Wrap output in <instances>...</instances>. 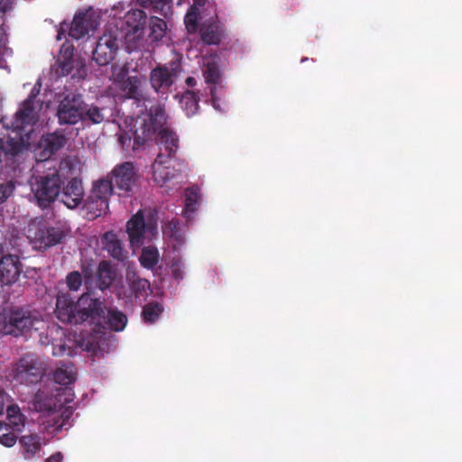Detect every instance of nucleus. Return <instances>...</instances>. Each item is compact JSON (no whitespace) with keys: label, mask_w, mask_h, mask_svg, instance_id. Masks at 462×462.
<instances>
[{"label":"nucleus","mask_w":462,"mask_h":462,"mask_svg":"<svg viewBox=\"0 0 462 462\" xmlns=\"http://www.w3.org/2000/svg\"><path fill=\"white\" fill-rule=\"evenodd\" d=\"M149 37L152 39V41H160L165 36L167 31V23L162 18L152 16L149 19Z\"/></svg>","instance_id":"2f4dec72"},{"label":"nucleus","mask_w":462,"mask_h":462,"mask_svg":"<svg viewBox=\"0 0 462 462\" xmlns=\"http://www.w3.org/2000/svg\"><path fill=\"white\" fill-rule=\"evenodd\" d=\"M159 251L154 246H145L142 249L139 257L140 263L146 269H153L159 262Z\"/></svg>","instance_id":"7c9ffc66"},{"label":"nucleus","mask_w":462,"mask_h":462,"mask_svg":"<svg viewBox=\"0 0 462 462\" xmlns=\"http://www.w3.org/2000/svg\"><path fill=\"white\" fill-rule=\"evenodd\" d=\"M78 300L75 301L69 293H59L56 300L55 313L59 320L63 323L74 324Z\"/></svg>","instance_id":"a211bd4d"},{"label":"nucleus","mask_w":462,"mask_h":462,"mask_svg":"<svg viewBox=\"0 0 462 462\" xmlns=\"http://www.w3.org/2000/svg\"><path fill=\"white\" fill-rule=\"evenodd\" d=\"M199 97L191 90L185 91L180 99V104L188 116L197 114L199 108Z\"/></svg>","instance_id":"cd10ccee"},{"label":"nucleus","mask_w":462,"mask_h":462,"mask_svg":"<svg viewBox=\"0 0 462 462\" xmlns=\"http://www.w3.org/2000/svg\"><path fill=\"white\" fill-rule=\"evenodd\" d=\"M5 393L3 389H0V414L3 413L5 408Z\"/></svg>","instance_id":"864d4df0"},{"label":"nucleus","mask_w":462,"mask_h":462,"mask_svg":"<svg viewBox=\"0 0 462 462\" xmlns=\"http://www.w3.org/2000/svg\"><path fill=\"white\" fill-rule=\"evenodd\" d=\"M75 47L69 41H66L60 49L59 58H74Z\"/></svg>","instance_id":"a18cd8bd"},{"label":"nucleus","mask_w":462,"mask_h":462,"mask_svg":"<svg viewBox=\"0 0 462 462\" xmlns=\"http://www.w3.org/2000/svg\"><path fill=\"white\" fill-rule=\"evenodd\" d=\"M66 283L70 291H77L82 285V276L78 271L70 272L66 276Z\"/></svg>","instance_id":"79ce46f5"},{"label":"nucleus","mask_w":462,"mask_h":462,"mask_svg":"<svg viewBox=\"0 0 462 462\" xmlns=\"http://www.w3.org/2000/svg\"><path fill=\"white\" fill-rule=\"evenodd\" d=\"M116 271L108 261H101L97 271V286L99 290L105 291L113 284L116 280Z\"/></svg>","instance_id":"b1692460"},{"label":"nucleus","mask_w":462,"mask_h":462,"mask_svg":"<svg viewBox=\"0 0 462 462\" xmlns=\"http://www.w3.org/2000/svg\"><path fill=\"white\" fill-rule=\"evenodd\" d=\"M16 430H13L7 422L0 421V443L5 447H13L17 440Z\"/></svg>","instance_id":"4c0bfd02"},{"label":"nucleus","mask_w":462,"mask_h":462,"mask_svg":"<svg viewBox=\"0 0 462 462\" xmlns=\"http://www.w3.org/2000/svg\"><path fill=\"white\" fill-rule=\"evenodd\" d=\"M19 151H20L19 146L14 145L12 147V149L10 150V152L14 155V154H17L19 152Z\"/></svg>","instance_id":"13d9d810"},{"label":"nucleus","mask_w":462,"mask_h":462,"mask_svg":"<svg viewBox=\"0 0 462 462\" xmlns=\"http://www.w3.org/2000/svg\"><path fill=\"white\" fill-rule=\"evenodd\" d=\"M10 7V0H0V14H5Z\"/></svg>","instance_id":"3c124183"},{"label":"nucleus","mask_w":462,"mask_h":462,"mask_svg":"<svg viewBox=\"0 0 462 462\" xmlns=\"http://www.w3.org/2000/svg\"><path fill=\"white\" fill-rule=\"evenodd\" d=\"M66 136L57 132L48 134L42 138L41 143L42 150L38 154V160L42 163V167H48L50 165L57 166V162L50 159L66 144Z\"/></svg>","instance_id":"ddd939ff"},{"label":"nucleus","mask_w":462,"mask_h":462,"mask_svg":"<svg viewBox=\"0 0 462 462\" xmlns=\"http://www.w3.org/2000/svg\"><path fill=\"white\" fill-rule=\"evenodd\" d=\"M169 161L164 159L163 153L158 154L152 165V179L160 186H163L174 177V170L167 165Z\"/></svg>","instance_id":"4be33fe9"},{"label":"nucleus","mask_w":462,"mask_h":462,"mask_svg":"<svg viewBox=\"0 0 462 462\" xmlns=\"http://www.w3.org/2000/svg\"><path fill=\"white\" fill-rule=\"evenodd\" d=\"M53 380L60 385H69L76 380V368L73 364L62 363L52 374Z\"/></svg>","instance_id":"a878e982"},{"label":"nucleus","mask_w":462,"mask_h":462,"mask_svg":"<svg viewBox=\"0 0 462 462\" xmlns=\"http://www.w3.org/2000/svg\"><path fill=\"white\" fill-rule=\"evenodd\" d=\"M60 201L69 208H78L84 198V189L80 180L72 178L63 189H60Z\"/></svg>","instance_id":"f3484780"},{"label":"nucleus","mask_w":462,"mask_h":462,"mask_svg":"<svg viewBox=\"0 0 462 462\" xmlns=\"http://www.w3.org/2000/svg\"><path fill=\"white\" fill-rule=\"evenodd\" d=\"M16 116L23 125H33L37 120L34 103L31 99H25L22 107L16 112Z\"/></svg>","instance_id":"c85d7f7f"},{"label":"nucleus","mask_w":462,"mask_h":462,"mask_svg":"<svg viewBox=\"0 0 462 462\" xmlns=\"http://www.w3.org/2000/svg\"><path fill=\"white\" fill-rule=\"evenodd\" d=\"M101 244L103 249L114 260L124 264L128 260V251L125 249L123 241L118 238L115 232H106L101 237Z\"/></svg>","instance_id":"dca6fc26"},{"label":"nucleus","mask_w":462,"mask_h":462,"mask_svg":"<svg viewBox=\"0 0 462 462\" xmlns=\"http://www.w3.org/2000/svg\"><path fill=\"white\" fill-rule=\"evenodd\" d=\"M5 60H1V59H0V63H1L2 61H5Z\"/></svg>","instance_id":"0e129e2a"},{"label":"nucleus","mask_w":462,"mask_h":462,"mask_svg":"<svg viewBox=\"0 0 462 462\" xmlns=\"http://www.w3.org/2000/svg\"><path fill=\"white\" fill-rule=\"evenodd\" d=\"M12 189L4 184L0 183V203L5 201V199L10 196Z\"/></svg>","instance_id":"de8ad7c7"},{"label":"nucleus","mask_w":462,"mask_h":462,"mask_svg":"<svg viewBox=\"0 0 462 462\" xmlns=\"http://www.w3.org/2000/svg\"><path fill=\"white\" fill-rule=\"evenodd\" d=\"M198 202V194L195 189H189L186 191V198H185V208L188 211H195L196 210V205Z\"/></svg>","instance_id":"37998d69"},{"label":"nucleus","mask_w":462,"mask_h":462,"mask_svg":"<svg viewBox=\"0 0 462 462\" xmlns=\"http://www.w3.org/2000/svg\"><path fill=\"white\" fill-rule=\"evenodd\" d=\"M143 7H151L155 13L164 17L171 14L172 0H137Z\"/></svg>","instance_id":"473e14b6"},{"label":"nucleus","mask_w":462,"mask_h":462,"mask_svg":"<svg viewBox=\"0 0 462 462\" xmlns=\"http://www.w3.org/2000/svg\"><path fill=\"white\" fill-rule=\"evenodd\" d=\"M149 114L150 122L143 120L141 124L146 123L152 125L153 134L157 126H162L166 122L165 108L162 105H155L151 106Z\"/></svg>","instance_id":"72a5a7b5"},{"label":"nucleus","mask_w":462,"mask_h":462,"mask_svg":"<svg viewBox=\"0 0 462 462\" xmlns=\"http://www.w3.org/2000/svg\"><path fill=\"white\" fill-rule=\"evenodd\" d=\"M43 369L32 356H23L14 365V379L20 383L33 384L41 381Z\"/></svg>","instance_id":"6e6552de"},{"label":"nucleus","mask_w":462,"mask_h":462,"mask_svg":"<svg viewBox=\"0 0 462 462\" xmlns=\"http://www.w3.org/2000/svg\"><path fill=\"white\" fill-rule=\"evenodd\" d=\"M110 17V27L116 28L125 37V50L131 54L140 50L147 24L146 13L138 8L127 11L116 7Z\"/></svg>","instance_id":"f257e3e1"},{"label":"nucleus","mask_w":462,"mask_h":462,"mask_svg":"<svg viewBox=\"0 0 462 462\" xmlns=\"http://www.w3.org/2000/svg\"><path fill=\"white\" fill-rule=\"evenodd\" d=\"M72 412L73 411L70 407H66L64 411L62 412V416L65 417L66 419H69Z\"/></svg>","instance_id":"4d7b16f0"},{"label":"nucleus","mask_w":462,"mask_h":462,"mask_svg":"<svg viewBox=\"0 0 462 462\" xmlns=\"http://www.w3.org/2000/svg\"><path fill=\"white\" fill-rule=\"evenodd\" d=\"M210 95H211V101H212L213 106L217 109H219L218 105H217L218 99L216 97V87L215 86L210 88Z\"/></svg>","instance_id":"09e8293b"},{"label":"nucleus","mask_w":462,"mask_h":462,"mask_svg":"<svg viewBox=\"0 0 462 462\" xmlns=\"http://www.w3.org/2000/svg\"><path fill=\"white\" fill-rule=\"evenodd\" d=\"M145 220L142 211H138L126 223V232L131 245L139 247L143 244Z\"/></svg>","instance_id":"6ab92c4d"},{"label":"nucleus","mask_w":462,"mask_h":462,"mask_svg":"<svg viewBox=\"0 0 462 462\" xmlns=\"http://www.w3.org/2000/svg\"><path fill=\"white\" fill-rule=\"evenodd\" d=\"M97 61V63L99 65V66H104V65H106L107 64V61L106 60H99V59H97L95 60Z\"/></svg>","instance_id":"bf43d9fd"},{"label":"nucleus","mask_w":462,"mask_h":462,"mask_svg":"<svg viewBox=\"0 0 462 462\" xmlns=\"http://www.w3.org/2000/svg\"><path fill=\"white\" fill-rule=\"evenodd\" d=\"M62 460V455L60 452H57L53 455H51L50 457H48L45 462H61Z\"/></svg>","instance_id":"8fccbe9b"},{"label":"nucleus","mask_w":462,"mask_h":462,"mask_svg":"<svg viewBox=\"0 0 462 462\" xmlns=\"http://www.w3.org/2000/svg\"><path fill=\"white\" fill-rule=\"evenodd\" d=\"M185 82L189 87H194L197 84V80L193 77H188Z\"/></svg>","instance_id":"6e6d98bb"},{"label":"nucleus","mask_w":462,"mask_h":462,"mask_svg":"<svg viewBox=\"0 0 462 462\" xmlns=\"http://www.w3.org/2000/svg\"><path fill=\"white\" fill-rule=\"evenodd\" d=\"M65 60L68 61V62L63 63V65L70 64L69 61H73L74 60L68 59V60Z\"/></svg>","instance_id":"052dcab7"},{"label":"nucleus","mask_w":462,"mask_h":462,"mask_svg":"<svg viewBox=\"0 0 462 462\" xmlns=\"http://www.w3.org/2000/svg\"><path fill=\"white\" fill-rule=\"evenodd\" d=\"M105 307L98 299H94L89 294H82L78 299V310L74 324L88 323L94 326V330L97 329L100 321H104Z\"/></svg>","instance_id":"39448f33"},{"label":"nucleus","mask_w":462,"mask_h":462,"mask_svg":"<svg viewBox=\"0 0 462 462\" xmlns=\"http://www.w3.org/2000/svg\"><path fill=\"white\" fill-rule=\"evenodd\" d=\"M201 39L207 44H217L221 40L217 26L209 24L201 29Z\"/></svg>","instance_id":"58836bf2"},{"label":"nucleus","mask_w":462,"mask_h":462,"mask_svg":"<svg viewBox=\"0 0 462 462\" xmlns=\"http://www.w3.org/2000/svg\"><path fill=\"white\" fill-rule=\"evenodd\" d=\"M203 66L204 68L202 71L205 81L208 84H217L221 78V72L215 60L208 61V63L204 64Z\"/></svg>","instance_id":"c9c22d12"},{"label":"nucleus","mask_w":462,"mask_h":462,"mask_svg":"<svg viewBox=\"0 0 462 462\" xmlns=\"http://www.w3.org/2000/svg\"><path fill=\"white\" fill-rule=\"evenodd\" d=\"M99 25L97 17L91 11L78 12L70 25L61 23L58 31V39L69 29V35L76 40L83 38L90 32H95Z\"/></svg>","instance_id":"423d86ee"},{"label":"nucleus","mask_w":462,"mask_h":462,"mask_svg":"<svg viewBox=\"0 0 462 462\" xmlns=\"http://www.w3.org/2000/svg\"><path fill=\"white\" fill-rule=\"evenodd\" d=\"M21 272L19 258L12 254L3 255V246L0 245V282L11 285L18 280Z\"/></svg>","instance_id":"4468645a"},{"label":"nucleus","mask_w":462,"mask_h":462,"mask_svg":"<svg viewBox=\"0 0 462 462\" xmlns=\"http://www.w3.org/2000/svg\"><path fill=\"white\" fill-rule=\"evenodd\" d=\"M113 191L114 185L107 176L93 182L90 194L84 202V208L89 217L96 218L107 212Z\"/></svg>","instance_id":"20e7f679"},{"label":"nucleus","mask_w":462,"mask_h":462,"mask_svg":"<svg viewBox=\"0 0 462 462\" xmlns=\"http://www.w3.org/2000/svg\"><path fill=\"white\" fill-rule=\"evenodd\" d=\"M172 73L165 67H158L151 72V84L156 92L169 88L173 84Z\"/></svg>","instance_id":"393cba45"},{"label":"nucleus","mask_w":462,"mask_h":462,"mask_svg":"<svg viewBox=\"0 0 462 462\" xmlns=\"http://www.w3.org/2000/svg\"><path fill=\"white\" fill-rule=\"evenodd\" d=\"M183 0H177V5H182Z\"/></svg>","instance_id":"680f3d73"},{"label":"nucleus","mask_w":462,"mask_h":462,"mask_svg":"<svg viewBox=\"0 0 462 462\" xmlns=\"http://www.w3.org/2000/svg\"><path fill=\"white\" fill-rule=\"evenodd\" d=\"M67 236V229L63 226H42L34 236L35 242L40 248H49L60 244Z\"/></svg>","instance_id":"2eb2a0df"},{"label":"nucleus","mask_w":462,"mask_h":462,"mask_svg":"<svg viewBox=\"0 0 462 462\" xmlns=\"http://www.w3.org/2000/svg\"><path fill=\"white\" fill-rule=\"evenodd\" d=\"M158 154H164V159L171 160L175 157L179 148V137L175 132L169 128H162L158 134Z\"/></svg>","instance_id":"aec40b11"},{"label":"nucleus","mask_w":462,"mask_h":462,"mask_svg":"<svg viewBox=\"0 0 462 462\" xmlns=\"http://www.w3.org/2000/svg\"><path fill=\"white\" fill-rule=\"evenodd\" d=\"M167 228L171 230V236H175L176 239H180V235H179L180 226L178 219L171 220L167 225Z\"/></svg>","instance_id":"49530a36"},{"label":"nucleus","mask_w":462,"mask_h":462,"mask_svg":"<svg viewBox=\"0 0 462 462\" xmlns=\"http://www.w3.org/2000/svg\"><path fill=\"white\" fill-rule=\"evenodd\" d=\"M163 311V307L159 302H150L143 306L142 316L146 323L155 322Z\"/></svg>","instance_id":"e433bc0d"},{"label":"nucleus","mask_w":462,"mask_h":462,"mask_svg":"<svg viewBox=\"0 0 462 462\" xmlns=\"http://www.w3.org/2000/svg\"><path fill=\"white\" fill-rule=\"evenodd\" d=\"M171 275L176 281L184 278V263L180 260L174 261L171 266Z\"/></svg>","instance_id":"c03bdc74"},{"label":"nucleus","mask_w":462,"mask_h":462,"mask_svg":"<svg viewBox=\"0 0 462 462\" xmlns=\"http://www.w3.org/2000/svg\"><path fill=\"white\" fill-rule=\"evenodd\" d=\"M61 392H65V390L58 387H56L55 393L47 389L39 390L33 399L34 409L39 412H51L61 409L63 402H68L67 399L64 401L61 399Z\"/></svg>","instance_id":"f8f14e48"},{"label":"nucleus","mask_w":462,"mask_h":462,"mask_svg":"<svg viewBox=\"0 0 462 462\" xmlns=\"http://www.w3.org/2000/svg\"><path fill=\"white\" fill-rule=\"evenodd\" d=\"M85 102L80 94H68L60 102L57 117L60 125H76L84 115Z\"/></svg>","instance_id":"0eeeda50"},{"label":"nucleus","mask_w":462,"mask_h":462,"mask_svg":"<svg viewBox=\"0 0 462 462\" xmlns=\"http://www.w3.org/2000/svg\"><path fill=\"white\" fill-rule=\"evenodd\" d=\"M7 424H9L13 430L21 432L24 428L25 417L21 412L20 408L17 405H11L7 408Z\"/></svg>","instance_id":"c756f323"},{"label":"nucleus","mask_w":462,"mask_h":462,"mask_svg":"<svg viewBox=\"0 0 462 462\" xmlns=\"http://www.w3.org/2000/svg\"><path fill=\"white\" fill-rule=\"evenodd\" d=\"M107 178L112 180L114 188L129 193L137 181L138 174L134 163L125 162L116 165L111 172L107 174Z\"/></svg>","instance_id":"9d476101"},{"label":"nucleus","mask_w":462,"mask_h":462,"mask_svg":"<svg viewBox=\"0 0 462 462\" xmlns=\"http://www.w3.org/2000/svg\"><path fill=\"white\" fill-rule=\"evenodd\" d=\"M105 116L102 110L96 106H91L88 109L84 108V115L81 121H90L92 124H100L104 121Z\"/></svg>","instance_id":"ea45409f"},{"label":"nucleus","mask_w":462,"mask_h":462,"mask_svg":"<svg viewBox=\"0 0 462 462\" xmlns=\"http://www.w3.org/2000/svg\"><path fill=\"white\" fill-rule=\"evenodd\" d=\"M140 80L137 77H128L122 84V90L127 98L135 100L142 99V93L139 90Z\"/></svg>","instance_id":"f704fd0d"},{"label":"nucleus","mask_w":462,"mask_h":462,"mask_svg":"<svg viewBox=\"0 0 462 462\" xmlns=\"http://www.w3.org/2000/svg\"><path fill=\"white\" fill-rule=\"evenodd\" d=\"M82 271H83V273H84V276H85V277H87V272H86V270H84V269H83Z\"/></svg>","instance_id":"e2e57ef3"},{"label":"nucleus","mask_w":462,"mask_h":462,"mask_svg":"<svg viewBox=\"0 0 462 462\" xmlns=\"http://www.w3.org/2000/svg\"><path fill=\"white\" fill-rule=\"evenodd\" d=\"M152 134V127L149 124H141L139 128L118 134V143L125 152L136 151L143 147Z\"/></svg>","instance_id":"9b49d317"},{"label":"nucleus","mask_w":462,"mask_h":462,"mask_svg":"<svg viewBox=\"0 0 462 462\" xmlns=\"http://www.w3.org/2000/svg\"><path fill=\"white\" fill-rule=\"evenodd\" d=\"M200 8L201 7L191 5L186 14L184 23L189 31H196Z\"/></svg>","instance_id":"a19ab883"},{"label":"nucleus","mask_w":462,"mask_h":462,"mask_svg":"<svg viewBox=\"0 0 462 462\" xmlns=\"http://www.w3.org/2000/svg\"><path fill=\"white\" fill-rule=\"evenodd\" d=\"M43 168L47 170V172L36 178L32 191L38 205L42 208H46L56 200L60 193L63 180L60 171L66 169L70 171L73 168V162L69 159H64L60 162L59 168L56 165Z\"/></svg>","instance_id":"f03ea898"},{"label":"nucleus","mask_w":462,"mask_h":462,"mask_svg":"<svg viewBox=\"0 0 462 462\" xmlns=\"http://www.w3.org/2000/svg\"><path fill=\"white\" fill-rule=\"evenodd\" d=\"M193 4L192 5L198 6V7H204L206 5H208L211 0H192Z\"/></svg>","instance_id":"5fc2aeb1"},{"label":"nucleus","mask_w":462,"mask_h":462,"mask_svg":"<svg viewBox=\"0 0 462 462\" xmlns=\"http://www.w3.org/2000/svg\"><path fill=\"white\" fill-rule=\"evenodd\" d=\"M20 444L26 459L32 458L41 448V439L37 434L23 436Z\"/></svg>","instance_id":"bb28decb"},{"label":"nucleus","mask_w":462,"mask_h":462,"mask_svg":"<svg viewBox=\"0 0 462 462\" xmlns=\"http://www.w3.org/2000/svg\"><path fill=\"white\" fill-rule=\"evenodd\" d=\"M39 319L31 311L21 308H8L0 312V332L14 337L29 332Z\"/></svg>","instance_id":"7ed1b4c3"},{"label":"nucleus","mask_w":462,"mask_h":462,"mask_svg":"<svg viewBox=\"0 0 462 462\" xmlns=\"http://www.w3.org/2000/svg\"><path fill=\"white\" fill-rule=\"evenodd\" d=\"M126 281L130 293L129 295H125V297L139 299L147 295V291L150 290V282L148 280L139 277L135 273H128Z\"/></svg>","instance_id":"5701e85b"},{"label":"nucleus","mask_w":462,"mask_h":462,"mask_svg":"<svg viewBox=\"0 0 462 462\" xmlns=\"http://www.w3.org/2000/svg\"><path fill=\"white\" fill-rule=\"evenodd\" d=\"M39 92H40V88H37L36 86H34L32 88L29 97L26 99H31L32 102L34 103V100H35L36 97L38 96Z\"/></svg>","instance_id":"603ef678"},{"label":"nucleus","mask_w":462,"mask_h":462,"mask_svg":"<svg viewBox=\"0 0 462 462\" xmlns=\"http://www.w3.org/2000/svg\"><path fill=\"white\" fill-rule=\"evenodd\" d=\"M123 33L116 28H111L108 21L103 35L96 42L92 58H114L119 47L123 45Z\"/></svg>","instance_id":"1a4fd4ad"},{"label":"nucleus","mask_w":462,"mask_h":462,"mask_svg":"<svg viewBox=\"0 0 462 462\" xmlns=\"http://www.w3.org/2000/svg\"><path fill=\"white\" fill-rule=\"evenodd\" d=\"M127 323L126 316L117 310H106L104 313V321H100L96 332H100L102 329L109 328L114 331H122Z\"/></svg>","instance_id":"412c9836"}]
</instances>
